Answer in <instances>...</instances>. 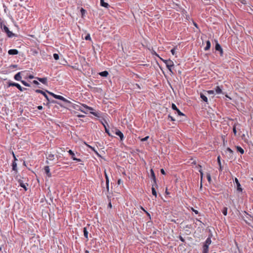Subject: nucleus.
<instances>
[{
  "label": "nucleus",
  "mask_w": 253,
  "mask_h": 253,
  "mask_svg": "<svg viewBox=\"0 0 253 253\" xmlns=\"http://www.w3.org/2000/svg\"><path fill=\"white\" fill-rule=\"evenodd\" d=\"M108 206L110 207V208H111L112 207V205H111V203H109V205H108Z\"/></svg>",
  "instance_id": "0e129e2a"
},
{
  "label": "nucleus",
  "mask_w": 253,
  "mask_h": 253,
  "mask_svg": "<svg viewBox=\"0 0 253 253\" xmlns=\"http://www.w3.org/2000/svg\"><path fill=\"white\" fill-rule=\"evenodd\" d=\"M99 75L101 77H106L108 75V72L107 71H104L99 73Z\"/></svg>",
  "instance_id": "5701e85b"
},
{
  "label": "nucleus",
  "mask_w": 253,
  "mask_h": 253,
  "mask_svg": "<svg viewBox=\"0 0 253 253\" xmlns=\"http://www.w3.org/2000/svg\"><path fill=\"white\" fill-rule=\"evenodd\" d=\"M87 146L90 148L92 150H93L94 152H95L96 154H97V152L94 149V148L92 147H91V146L89 145H87Z\"/></svg>",
  "instance_id": "ea45409f"
},
{
  "label": "nucleus",
  "mask_w": 253,
  "mask_h": 253,
  "mask_svg": "<svg viewBox=\"0 0 253 253\" xmlns=\"http://www.w3.org/2000/svg\"><path fill=\"white\" fill-rule=\"evenodd\" d=\"M211 42L210 41H207L206 42V47L204 48V50L205 51H207L209 49H210V47H211Z\"/></svg>",
  "instance_id": "f3484780"
},
{
  "label": "nucleus",
  "mask_w": 253,
  "mask_h": 253,
  "mask_svg": "<svg viewBox=\"0 0 253 253\" xmlns=\"http://www.w3.org/2000/svg\"><path fill=\"white\" fill-rule=\"evenodd\" d=\"M161 172L162 173V174H166V172H165L164 169H161Z\"/></svg>",
  "instance_id": "864d4df0"
},
{
  "label": "nucleus",
  "mask_w": 253,
  "mask_h": 253,
  "mask_svg": "<svg viewBox=\"0 0 253 253\" xmlns=\"http://www.w3.org/2000/svg\"><path fill=\"white\" fill-rule=\"evenodd\" d=\"M222 213L224 215H226L227 214V208L226 207H224L222 210Z\"/></svg>",
  "instance_id": "c756f323"
},
{
  "label": "nucleus",
  "mask_w": 253,
  "mask_h": 253,
  "mask_svg": "<svg viewBox=\"0 0 253 253\" xmlns=\"http://www.w3.org/2000/svg\"><path fill=\"white\" fill-rule=\"evenodd\" d=\"M235 182L236 183L237 186V190L240 192H242L243 191L242 188H241V184L237 178H235Z\"/></svg>",
  "instance_id": "1a4fd4ad"
},
{
  "label": "nucleus",
  "mask_w": 253,
  "mask_h": 253,
  "mask_svg": "<svg viewBox=\"0 0 253 253\" xmlns=\"http://www.w3.org/2000/svg\"><path fill=\"white\" fill-rule=\"evenodd\" d=\"M8 53L9 55H17L18 54V51L16 49H11L8 51Z\"/></svg>",
  "instance_id": "ddd939ff"
},
{
  "label": "nucleus",
  "mask_w": 253,
  "mask_h": 253,
  "mask_svg": "<svg viewBox=\"0 0 253 253\" xmlns=\"http://www.w3.org/2000/svg\"><path fill=\"white\" fill-rule=\"evenodd\" d=\"M109 180L106 181V186L107 190L108 191H109Z\"/></svg>",
  "instance_id": "58836bf2"
},
{
  "label": "nucleus",
  "mask_w": 253,
  "mask_h": 253,
  "mask_svg": "<svg viewBox=\"0 0 253 253\" xmlns=\"http://www.w3.org/2000/svg\"><path fill=\"white\" fill-rule=\"evenodd\" d=\"M214 92V91L212 90H208L206 91V93L209 95L213 94Z\"/></svg>",
  "instance_id": "f704fd0d"
},
{
  "label": "nucleus",
  "mask_w": 253,
  "mask_h": 253,
  "mask_svg": "<svg viewBox=\"0 0 253 253\" xmlns=\"http://www.w3.org/2000/svg\"><path fill=\"white\" fill-rule=\"evenodd\" d=\"M154 186H156V185L154 183L153 184H152V194L153 195L155 196V197L156 198L157 196V192L155 190V188H154Z\"/></svg>",
  "instance_id": "6ab92c4d"
},
{
  "label": "nucleus",
  "mask_w": 253,
  "mask_h": 253,
  "mask_svg": "<svg viewBox=\"0 0 253 253\" xmlns=\"http://www.w3.org/2000/svg\"><path fill=\"white\" fill-rule=\"evenodd\" d=\"M219 52H220V56H222L223 55V49L222 48L221 49V50H220L219 51Z\"/></svg>",
  "instance_id": "5fc2aeb1"
},
{
  "label": "nucleus",
  "mask_w": 253,
  "mask_h": 253,
  "mask_svg": "<svg viewBox=\"0 0 253 253\" xmlns=\"http://www.w3.org/2000/svg\"><path fill=\"white\" fill-rule=\"evenodd\" d=\"M150 174H151V177L152 179L153 180L154 183L156 185V186H157L155 174V173L152 169H151V170H150Z\"/></svg>",
  "instance_id": "9d476101"
},
{
  "label": "nucleus",
  "mask_w": 253,
  "mask_h": 253,
  "mask_svg": "<svg viewBox=\"0 0 253 253\" xmlns=\"http://www.w3.org/2000/svg\"><path fill=\"white\" fill-rule=\"evenodd\" d=\"M8 86H16L21 91L27 90L26 88L22 87L19 84L14 82H8Z\"/></svg>",
  "instance_id": "20e7f679"
},
{
  "label": "nucleus",
  "mask_w": 253,
  "mask_h": 253,
  "mask_svg": "<svg viewBox=\"0 0 253 253\" xmlns=\"http://www.w3.org/2000/svg\"><path fill=\"white\" fill-rule=\"evenodd\" d=\"M77 117H78L79 118H83V117H84V115H77Z\"/></svg>",
  "instance_id": "13d9d810"
},
{
  "label": "nucleus",
  "mask_w": 253,
  "mask_h": 253,
  "mask_svg": "<svg viewBox=\"0 0 253 253\" xmlns=\"http://www.w3.org/2000/svg\"><path fill=\"white\" fill-rule=\"evenodd\" d=\"M166 193L167 194H169V192H167V190H166Z\"/></svg>",
  "instance_id": "338daca9"
},
{
  "label": "nucleus",
  "mask_w": 253,
  "mask_h": 253,
  "mask_svg": "<svg viewBox=\"0 0 253 253\" xmlns=\"http://www.w3.org/2000/svg\"><path fill=\"white\" fill-rule=\"evenodd\" d=\"M2 250V247H0V251Z\"/></svg>",
  "instance_id": "774afa93"
},
{
  "label": "nucleus",
  "mask_w": 253,
  "mask_h": 253,
  "mask_svg": "<svg viewBox=\"0 0 253 253\" xmlns=\"http://www.w3.org/2000/svg\"><path fill=\"white\" fill-rule=\"evenodd\" d=\"M21 83L25 86H30V84L28 83H27L26 82H25V81H21Z\"/></svg>",
  "instance_id": "c85d7f7f"
},
{
  "label": "nucleus",
  "mask_w": 253,
  "mask_h": 253,
  "mask_svg": "<svg viewBox=\"0 0 253 253\" xmlns=\"http://www.w3.org/2000/svg\"><path fill=\"white\" fill-rule=\"evenodd\" d=\"M81 12H82V14H83L84 13V12H85V10L84 9H83V8H82V9H81Z\"/></svg>",
  "instance_id": "bf43d9fd"
},
{
  "label": "nucleus",
  "mask_w": 253,
  "mask_h": 253,
  "mask_svg": "<svg viewBox=\"0 0 253 253\" xmlns=\"http://www.w3.org/2000/svg\"><path fill=\"white\" fill-rule=\"evenodd\" d=\"M54 98L56 99L62 100L63 102L67 103H71V101H70L69 100H67V99H66L65 98H64V97H63L62 96H61V95H56L54 96Z\"/></svg>",
  "instance_id": "423d86ee"
},
{
  "label": "nucleus",
  "mask_w": 253,
  "mask_h": 253,
  "mask_svg": "<svg viewBox=\"0 0 253 253\" xmlns=\"http://www.w3.org/2000/svg\"><path fill=\"white\" fill-rule=\"evenodd\" d=\"M169 118L170 119L171 121H174L175 120L174 119V118L171 116L170 115H169Z\"/></svg>",
  "instance_id": "603ef678"
},
{
  "label": "nucleus",
  "mask_w": 253,
  "mask_h": 253,
  "mask_svg": "<svg viewBox=\"0 0 253 253\" xmlns=\"http://www.w3.org/2000/svg\"><path fill=\"white\" fill-rule=\"evenodd\" d=\"M85 40H91V38H90V35H89V34H87V35L85 37Z\"/></svg>",
  "instance_id": "4c0bfd02"
},
{
  "label": "nucleus",
  "mask_w": 253,
  "mask_h": 253,
  "mask_svg": "<svg viewBox=\"0 0 253 253\" xmlns=\"http://www.w3.org/2000/svg\"><path fill=\"white\" fill-rule=\"evenodd\" d=\"M20 185L22 188H24L25 189V190H27V188H26V187L25 184H24L22 182H20Z\"/></svg>",
  "instance_id": "e433bc0d"
},
{
  "label": "nucleus",
  "mask_w": 253,
  "mask_h": 253,
  "mask_svg": "<svg viewBox=\"0 0 253 253\" xmlns=\"http://www.w3.org/2000/svg\"><path fill=\"white\" fill-rule=\"evenodd\" d=\"M193 212H194V213L196 214H198L199 212L197 210H194V209H193L192 210Z\"/></svg>",
  "instance_id": "4d7b16f0"
},
{
  "label": "nucleus",
  "mask_w": 253,
  "mask_h": 253,
  "mask_svg": "<svg viewBox=\"0 0 253 253\" xmlns=\"http://www.w3.org/2000/svg\"><path fill=\"white\" fill-rule=\"evenodd\" d=\"M115 134L120 137L121 141L123 140L124 136L123 133L120 130L116 129Z\"/></svg>",
  "instance_id": "f8f14e48"
},
{
  "label": "nucleus",
  "mask_w": 253,
  "mask_h": 253,
  "mask_svg": "<svg viewBox=\"0 0 253 253\" xmlns=\"http://www.w3.org/2000/svg\"><path fill=\"white\" fill-rule=\"evenodd\" d=\"M100 5L104 7L108 8L109 6V4L104 2V0H100Z\"/></svg>",
  "instance_id": "aec40b11"
},
{
  "label": "nucleus",
  "mask_w": 253,
  "mask_h": 253,
  "mask_svg": "<svg viewBox=\"0 0 253 253\" xmlns=\"http://www.w3.org/2000/svg\"><path fill=\"white\" fill-rule=\"evenodd\" d=\"M37 79L44 84H47V81L46 78H37Z\"/></svg>",
  "instance_id": "4468645a"
},
{
  "label": "nucleus",
  "mask_w": 253,
  "mask_h": 253,
  "mask_svg": "<svg viewBox=\"0 0 253 253\" xmlns=\"http://www.w3.org/2000/svg\"><path fill=\"white\" fill-rule=\"evenodd\" d=\"M171 108L173 110H175L176 111V112L177 113V114L179 115V116H184V114L183 113H182L178 108L177 107H176V106L175 105V104H174V103H172V105H171Z\"/></svg>",
  "instance_id": "6e6552de"
},
{
  "label": "nucleus",
  "mask_w": 253,
  "mask_h": 253,
  "mask_svg": "<svg viewBox=\"0 0 253 253\" xmlns=\"http://www.w3.org/2000/svg\"><path fill=\"white\" fill-rule=\"evenodd\" d=\"M68 153L72 157V159L73 160V158H76L75 157V153H74V152L71 150H69L68 151Z\"/></svg>",
  "instance_id": "bb28decb"
},
{
  "label": "nucleus",
  "mask_w": 253,
  "mask_h": 253,
  "mask_svg": "<svg viewBox=\"0 0 253 253\" xmlns=\"http://www.w3.org/2000/svg\"><path fill=\"white\" fill-rule=\"evenodd\" d=\"M179 240L182 242H185V239L181 236H179Z\"/></svg>",
  "instance_id": "49530a36"
},
{
  "label": "nucleus",
  "mask_w": 253,
  "mask_h": 253,
  "mask_svg": "<svg viewBox=\"0 0 253 253\" xmlns=\"http://www.w3.org/2000/svg\"><path fill=\"white\" fill-rule=\"evenodd\" d=\"M215 49L217 51H219L220 50H221V49H222V47L221 46H220V45L217 42H216V43L215 44Z\"/></svg>",
  "instance_id": "393cba45"
},
{
  "label": "nucleus",
  "mask_w": 253,
  "mask_h": 253,
  "mask_svg": "<svg viewBox=\"0 0 253 253\" xmlns=\"http://www.w3.org/2000/svg\"><path fill=\"white\" fill-rule=\"evenodd\" d=\"M200 97L202 98V99L204 101H205L206 102H208V98H207V96H206V95L204 94L203 93H201Z\"/></svg>",
  "instance_id": "b1692460"
},
{
  "label": "nucleus",
  "mask_w": 253,
  "mask_h": 253,
  "mask_svg": "<svg viewBox=\"0 0 253 253\" xmlns=\"http://www.w3.org/2000/svg\"><path fill=\"white\" fill-rule=\"evenodd\" d=\"M53 58L55 60H57L59 59V57L58 54L54 53L53 55Z\"/></svg>",
  "instance_id": "473e14b6"
},
{
  "label": "nucleus",
  "mask_w": 253,
  "mask_h": 253,
  "mask_svg": "<svg viewBox=\"0 0 253 253\" xmlns=\"http://www.w3.org/2000/svg\"><path fill=\"white\" fill-rule=\"evenodd\" d=\"M90 113L95 117H100V114L98 112H90Z\"/></svg>",
  "instance_id": "cd10ccee"
},
{
  "label": "nucleus",
  "mask_w": 253,
  "mask_h": 253,
  "mask_svg": "<svg viewBox=\"0 0 253 253\" xmlns=\"http://www.w3.org/2000/svg\"><path fill=\"white\" fill-rule=\"evenodd\" d=\"M70 104V107L72 108L80 111L82 112H83L85 114H87L88 111H93V109L89 106H88L86 104H80V105L74 104L71 102V103H69Z\"/></svg>",
  "instance_id": "f257e3e1"
},
{
  "label": "nucleus",
  "mask_w": 253,
  "mask_h": 253,
  "mask_svg": "<svg viewBox=\"0 0 253 253\" xmlns=\"http://www.w3.org/2000/svg\"><path fill=\"white\" fill-rule=\"evenodd\" d=\"M211 238L209 237L203 243L202 253H209V246L211 244Z\"/></svg>",
  "instance_id": "f03ea898"
},
{
  "label": "nucleus",
  "mask_w": 253,
  "mask_h": 253,
  "mask_svg": "<svg viewBox=\"0 0 253 253\" xmlns=\"http://www.w3.org/2000/svg\"><path fill=\"white\" fill-rule=\"evenodd\" d=\"M44 171H45V173L46 174V175L48 177H50L51 176V174L50 172V169H49V167L48 166L44 167Z\"/></svg>",
  "instance_id": "2eb2a0df"
},
{
  "label": "nucleus",
  "mask_w": 253,
  "mask_h": 253,
  "mask_svg": "<svg viewBox=\"0 0 253 253\" xmlns=\"http://www.w3.org/2000/svg\"><path fill=\"white\" fill-rule=\"evenodd\" d=\"M161 60L165 63L167 68L169 70L172 72L171 68L174 66V64L172 61L171 60H164L161 58Z\"/></svg>",
  "instance_id": "7ed1b4c3"
},
{
  "label": "nucleus",
  "mask_w": 253,
  "mask_h": 253,
  "mask_svg": "<svg viewBox=\"0 0 253 253\" xmlns=\"http://www.w3.org/2000/svg\"><path fill=\"white\" fill-rule=\"evenodd\" d=\"M14 78L15 80L17 81H22V77L21 76V72H18L17 73L14 77Z\"/></svg>",
  "instance_id": "dca6fc26"
},
{
  "label": "nucleus",
  "mask_w": 253,
  "mask_h": 253,
  "mask_svg": "<svg viewBox=\"0 0 253 253\" xmlns=\"http://www.w3.org/2000/svg\"><path fill=\"white\" fill-rule=\"evenodd\" d=\"M3 7H4V12H6V9H7V8H6V6H3Z\"/></svg>",
  "instance_id": "e2e57ef3"
},
{
  "label": "nucleus",
  "mask_w": 253,
  "mask_h": 253,
  "mask_svg": "<svg viewBox=\"0 0 253 253\" xmlns=\"http://www.w3.org/2000/svg\"><path fill=\"white\" fill-rule=\"evenodd\" d=\"M207 178L208 180V181L210 183L211 180V174L209 173H208L207 174Z\"/></svg>",
  "instance_id": "2f4dec72"
},
{
  "label": "nucleus",
  "mask_w": 253,
  "mask_h": 253,
  "mask_svg": "<svg viewBox=\"0 0 253 253\" xmlns=\"http://www.w3.org/2000/svg\"><path fill=\"white\" fill-rule=\"evenodd\" d=\"M215 91L216 94H220L222 92V89L220 88V86H217L215 88Z\"/></svg>",
  "instance_id": "4be33fe9"
},
{
  "label": "nucleus",
  "mask_w": 253,
  "mask_h": 253,
  "mask_svg": "<svg viewBox=\"0 0 253 253\" xmlns=\"http://www.w3.org/2000/svg\"><path fill=\"white\" fill-rule=\"evenodd\" d=\"M73 160L77 161V162H81L82 161V160L80 159H78L76 158H73Z\"/></svg>",
  "instance_id": "8fccbe9b"
},
{
  "label": "nucleus",
  "mask_w": 253,
  "mask_h": 253,
  "mask_svg": "<svg viewBox=\"0 0 253 253\" xmlns=\"http://www.w3.org/2000/svg\"><path fill=\"white\" fill-rule=\"evenodd\" d=\"M103 125H104V127H105V132H106V133H107V134H108L109 136H112V135L111 134V133H110L109 129L106 127V126H105L104 124H103Z\"/></svg>",
  "instance_id": "7c9ffc66"
},
{
  "label": "nucleus",
  "mask_w": 253,
  "mask_h": 253,
  "mask_svg": "<svg viewBox=\"0 0 253 253\" xmlns=\"http://www.w3.org/2000/svg\"><path fill=\"white\" fill-rule=\"evenodd\" d=\"M104 173H105V179H106V181H108V180H109V177L106 172V170H105L104 171Z\"/></svg>",
  "instance_id": "a19ab883"
},
{
  "label": "nucleus",
  "mask_w": 253,
  "mask_h": 253,
  "mask_svg": "<svg viewBox=\"0 0 253 253\" xmlns=\"http://www.w3.org/2000/svg\"><path fill=\"white\" fill-rule=\"evenodd\" d=\"M237 151L239 152L241 154H243L244 153V150L240 146H236Z\"/></svg>",
  "instance_id": "a878e982"
},
{
  "label": "nucleus",
  "mask_w": 253,
  "mask_h": 253,
  "mask_svg": "<svg viewBox=\"0 0 253 253\" xmlns=\"http://www.w3.org/2000/svg\"><path fill=\"white\" fill-rule=\"evenodd\" d=\"M226 151L229 152L230 154H232L233 153V151L230 148H227Z\"/></svg>",
  "instance_id": "79ce46f5"
},
{
  "label": "nucleus",
  "mask_w": 253,
  "mask_h": 253,
  "mask_svg": "<svg viewBox=\"0 0 253 253\" xmlns=\"http://www.w3.org/2000/svg\"><path fill=\"white\" fill-rule=\"evenodd\" d=\"M148 138H149V136H147L145 137L144 138H142V139H141V141H143H143H146Z\"/></svg>",
  "instance_id": "37998d69"
},
{
  "label": "nucleus",
  "mask_w": 253,
  "mask_h": 253,
  "mask_svg": "<svg viewBox=\"0 0 253 253\" xmlns=\"http://www.w3.org/2000/svg\"><path fill=\"white\" fill-rule=\"evenodd\" d=\"M12 155H13V158H14V161L15 162L17 160V159H16V156H15V154H14L13 152H12Z\"/></svg>",
  "instance_id": "3c124183"
},
{
  "label": "nucleus",
  "mask_w": 253,
  "mask_h": 253,
  "mask_svg": "<svg viewBox=\"0 0 253 253\" xmlns=\"http://www.w3.org/2000/svg\"><path fill=\"white\" fill-rule=\"evenodd\" d=\"M237 129H240V125L238 123L234 124L233 126V131L235 135L237 134Z\"/></svg>",
  "instance_id": "0eeeda50"
},
{
  "label": "nucleus",
  "mask_w": 253,
  "mask_h": 253,
  "mask_svg": "<svg viewBox=\"0 0 253 253\" xmlns=\"http://www.w3.org/2000/svg\"><path fill=\"white\" fill-rule=\"evenodd\" d=\"M33 83L35 84H36V85H39L40 84L37 81H36V80H34L33 81Z\"/></svg>",
  "instance_id": "09e8293b"
},
{
  "label": "nucleus",
  "mask_w": 253,
  "mask_h": 253,
  "mask_svg": "<svg viewBox=\"0 0 253 253\" xmlns=\"http://www.w3.org/2000/svg\"><path fill=\"white\" fill-rule=\"evenodd\" d=\"M2 30L3 32L6 33L8 37L12 38L14 36V34L12 32L9 31L8 28L6 26L3 25Z\"/></svg>",
  "instance_id": "39448f33"
},
{
  "label": "nucleus",
  "mask_w": 253,
  "mask_h": 253,
  "mask_svg": "<svg viewBox=\"0 0 253 253\" xmlns=\"http://www.w3.org/2000/svg\"><path fill=\"white\" fill-rule=\"evenodd\" d=\"M194 25H195L196 27H197V24H196V23H194Z\"/></svg>",
  "instance_id": "69168bd1"
},
{
  "label": "nucleus",
  "mask_w": 253,
  "mask_h": 253,
  "mask_svg": "<svg viewBox=\"0 0 253 253\" xmlns=\"http://www.w3.org/2000/svg\"><path fill=\"white\" fill-rule=\"evenodd\" d=\"M199 172H200V175H201V179H202L203 177L204 173H203V171H202V169H200V170H199Z\"/></svg>",
  "instance_id": "c03bdc74"
},
{
  "label": "nucleus",
  "mask_w": 253,
  "mask_h": 253,
  "mask_svg": "<svg viewBox=\"0 0 253 253\" xmlns=\"http://www.w3.org/2000/svg\"><path fill=\"white\" fill-rule=\"evenodd\" d=\"M47 158L50 160H52L54 159V155L51 154H49Z\"/></svg>",
  "instance_id": "72a5a7b5"
},
{
  "label": "nucleus",
  "mask_w": 253,
  "mask_h": 253,
  "mask_svg": "<svg viewBox=\"0 0 253 253\" xmlns=\"http://www.w3.org/2000/svg\"><path fill=\"white\" fill-rule=\"evenodd\" d=\"M217 162H218V164L219 165V166H221V162H220V156H218L217 157Z\"/></svg>",
  "instance_id": "de8ad7c7"
},
{
  "label": "nucleus",
  "mask_w": 253,
  "mask_h": 253,
  "mask_svg": "<svg viewBox=\"0 0 253 253\" xmlns=\"http://www.w3.org/2000/svg\"><path fill=\"white\" fill-rule=\"evenodd\" d=\"M35 92H37V93H41V94H43V95L44 96V97L46 98V99L48 101H49V98L47 96V95L46 94L45 92L42 90H40V89H36L35 90Z\"/></svg>",
  "instance_id": "9b49d317"
},
{
  "label": "nucleus",
  "mask_w": 253,
  "mask_h": 253,
  "mask_svg": "<svg viewBox=\"0 0 253 253\" xmlns=\"http://www.w3.org/2000/svg\"><path fill=\"white\" fill-rule=\"evenodd\" d=\"M250 220L253 223V217H251V218L250 219Z\"/></svg>",
  "instance_id": "680f3d73"
},
{
  "label": "nucleus",
  "mask_w": 253,
  "mask_h": 253,
  "mask_svg": "<svg viewBox=\"0 0 253 253\" xmlns=\"http://www.w3.org/2000/svg\"><path fill=\"white\" fill-rule=\"evenodd\" d=\"M46 92H47L48 94H49L50 95H51V96H52L54 98V96L56 95L54 93H53V92H50L47 90H45Z\"/></svg>",
  "instance_id": "c9c22d12"
},
{
  "label": "nucleus",
  "mask_w": 253,
  "mask_h": 253,
  "mask_svg": "<svg viewBox=\"0 0 253 253\" xmlns=\"http://www.w3.org/2000/svg\"><path fill=\"white\" fill-rule=\"evenodd\" d=\"M84 235V237L86 238V241L88 240V231L87 230L86 227H84L83 229Z\"/></svg>",
  "instance_id": "a211bd4d"
},
{
  "label": "nucleus",
  "mask_w": 253,
  "mask_h": 253,
  "mask_svg": "<svg viewBox=\"0 0 253 253\" xmlns=\"http://www.w3.org/2000/svg\"><path fill=\"white\" fill-rule=\"evenodd\" d=\"M34 77L33 75H30L29 76V78L30 79H33Z\"/></svg>",
  "instance_id": "052dcab7"
},
{
  "label": "nucleus",
  "mask_w": 253,
  "mask_h": 253,
  "mask_svg": "<svg viewBox=\"0 0 253 253\" xmlns=\"http://www.w3.org/2000/svg\"><path fill=\"white\" fill-rule=\"evenodd\" d=\"M37 108H38L39 110H42V109H43V107H42V106H41V105H40V106H38L37 107Z\"/></svg>",
  "instance_id": "6e6d98bb"
},
{
  "label": "nucleus",
  "mask_w": 253,
  "mask_h": 253,
  "mask_svg": "<svg viewBox=\"0 0 253 253\" xmlns=\"http://www.w3.org/2000/svg\"><path fill=\"white\" fill-rule=\"evenodd\" d=\"M170 52L172 55H175V48L171 49L170 50Z\"/></svg>",
  "instance_id": "a18cd8bd"
},
{
  "label": "nucleus",
  "mask_w": 253,
  "mask_h": 253,
  "mask_svg": "<svg viewBox=\"0 0 253 253\" xmlns=\"http://www.w3.org/2000/svg\"><path fill=\"white\" fill-rule=\"evenodd\" d=\"M12 170L17 172V163L16 162L13 161L12 163Z\"/></svg>",
  "instance_id": "412c9836"
}]
</instances>
